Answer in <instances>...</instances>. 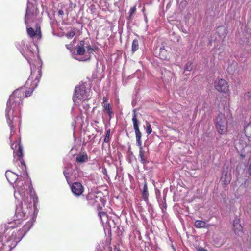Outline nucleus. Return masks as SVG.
Wrapping results in <instances>:
<instances>
[{"mask_svg": "<svg viewBox=\"0 0 251 251\" xmlns=\"http://www.w3.org/2000/svg\"><path fill=\"white\" fill-rule=\"evenodd\" d=\"M140 157H143V156H142V155L141 154H140Z\"/></svg>", "mask_w": 251, "mask_h": 251, "instance_id": "nucleus-42", "label": "nucleus"}, {"mask_svg": "<svg viewBox=\"0 0 251 251\" xmlns=\"http://www.w3.org/2000/svg\"><path fill=\"white\" fill-rule=\"evenodd\" d=\"M11 111V110L10 108H6L5 112H6V119H7V122L8 124V126L10 127L11 130H12L14 128V126L13 124V120H11L10 119V116H9V113H10Z\"/></svg>", "mask_w": 251, "mask_h": 251, "instance_id": "nucleus-16", "label": "nucleus"}, {"mask_svg": "<svg viewBox=\"0 0 251 251\" xmlns=\"http://www.w3.org/2000/svg\"><path fill=\"white\" fill-rule=\"evenodd\" d=\"M231 180V170L228 168L223 169L221 176V181L223 187H226L230 183Z\"/></svg>", "mask_w": 251, "mask_h": 251, "instance_id": "nucleus-7", "label": "nucleus"}, {"mask_svg": "<svg viewBox=\"0 0 251 251\" xmlns=\"http://www.w3.org/2000/svg\"><path fill=\"white\" fill-rule=\"evenodd\" d=\"M97 197L93 193H89L87 196V200H90L91 199H93L94 197Z\"/></svg>", "mask_w": 251, "mask_h": 251, "instance_id": "nucleus-31", "label": "nucleus"}, {"mask_svg": "<svg viewBox=\"0 0 251 251\" xmlns=\"http://www.w3.org/2000/svg\"><path fill=\"white\" fill-rule=\"evenodd\" d=\"M102 106L103 108V111L108 114L110 119H111L114 113L112 107L108 102L107 98L106 97H103L102 98Z\"/></svg>", "mask_w": 251, "mask_h": 251, "instance_id": "nucleus-10", "label": "nucleus"}, {"mask_svg": "<svg viewBox=\"0 0 251 251\" xmlns=\"http://www.w3.org/2000/svg\"><path fill=\"white\" fill-rule=\"evenodd\" d=\"M197 251H207V250L202 247H198L197 248Z\"/></svg>", "mask_w": 251, "mask_h": 251, "instance_id": "nucleus-33", "label": "nucleus"}, {"mask_svg": "<svg viewBox=\"0 0 251 251\" xmlns=\"http://www.w3.org/2000/svg\"><path fill=\"white\" fill-rule=\"evenodd\" d=\"M27 33L31 38H33L37 36L36 31H35L32 27H29L27 29Z\"/></svg>", "mask_w": 251, "mask_h": 251, "instance_id": "nucleus-21", "label": "nucleus"}, {"mask_svg": "<svg viewBox=\"0 0 251 251\" xmlns=\"http://www.w3.org/2000/svg\"><path fill=\"white\" fill-rule=\"evenodd\" d=\"M98 215L102 223H103L104 221L107 220V215L105 212L99 211Z\"/></svg>", "mask_w": 251, "mask_h": 251, "instance_id": "nucleus-20", "label": "nucleus"}, {"mask_svg": "<svg viewBox=\"0 0 251 251\" xmlns=\"http://www.w3.org/2000/svg\"><path fill=\"white\" fill-rule=\"evenodd\" d=\"M88 158H76V162L83 163L87 161Z\"/></svg>", "mask_w": 251, "mask_h": 251, "instance_id": "nucleus-30", "label": "nucleus"}, {"mask_svg": "<svg viewBox=\"0 0 251 251\" xmlns=\"http://www.w3.org/2000/svg\"><path fill=\"white\" fill-rule=\"evenodd\" d=\"M86 43L84 40L79 42L76 48V54L78 55H83L85 53Z\"/></svg>", "mask_w": 251, "mask_h": 251, "instance_id": "nucleus-14", "label": "nucleus"}, {"mask_svg": "<svg viewBox=\"0 0 251 251\" xmlns=\"http://www.w3.org/2000/svg\"><path fill=\"white\" fill-rule=\"evenodd\" d=\"M41 69L38 67L31 66V75L26 81L25 86L15 90L7 102V108L11 109L15 108L16 106H20L23 103V100L30 96L33 90L37 87L40 79L41 77Z\"/></svg>", "mask_w": 251, "mask_h": 251, "instance_id": "nucleus-1", "label": "nucleus"}, {"mask_svg": "<svg viewBox=\"0 0 251 251\" xmlns=\"http://www.w3.org/2000/svg\"><path fill=\"white\" fill-rule=\"evenodd\" d=\"M33 225L32 221H28L25 224L22 228L17 230L11 231L8 236L7 237L12 242H16V245L19 242L25 234L30 230Z\"/></svg>", "mask_w": 251, "mask_h": 251, "instance_id": "nucleus-2", "label": "nucleus"}, {"mask_svg": "<svg viewBox=\"0 0 251 251\" xmlns=\"http://www.w3.org/2000/svg\"><path fill=\"white\" fill-rule=\"evenodd\" d=\"M248 172H249V175L250 176H251V160L250 163L249 164V165Z\"/></svg>", "mask_w": 251, "mask_h": 251, "instance_id": "nucleus-34", "label": "nucleus"}, {"mask_svg": "<svg viewBox=\"0 0 251 251\" xmlns=\"http://www.w3.org/2000/svg\"><path fill=\"white\" fill-rule=\"evenodd\" d=\"M87 95L84 85H78L75 87V92L73 97V101L75 104H79L87 99Z\"/></svg>", "mask_w": 251, "mask_h": 251, "instance_id": "nucleus-4", "label": "nucleus"}, {"mask_svg": "<svg viewBox=\"0 0 251 251\" xmlns=\"http://www.w3.org/2000/svg\"><path fill=\"white\" fill-rule=\"evenodd\" d=\"M146 125H147V129L146 132L148 134V135H149L151 134L152 132V128L151 127V126L150 124V123L148 122H146Z\"/></svg>", "mask_w": 251, "mask_h": 251, "instance_id": "nucleus-27", "label": "nucleus"}, {"mask_svg": "<svg viewBox=\"0 0 251 251\" xmlns=\"http://www.w3.org/2000/svg\"><path fill=\"white\" fill-rule=\"evenodd\" d=\"M28 14L26 13L25 18V22L26 25H28L27 20H28Z\"/></svg>", "mask_w": 251, "mask_h": 251, "instance_id": "nucleus-32", "label": "nucleus"}, {"mask_svg": "<svg viewBox=\"0 0 251 251\" xmlns=\"http://www.w3.org/2000/svg\"><path fill=\"white\" fill-rule=\"evenodd\" d=\"M36 31L37 34V36L39 38H40L41 37V31L40 27L38 24H37L36 25Z\"/></svg>", "mask_w": 251, "mask_h": 251, "instance_id": "nucleus-28", "label": "nucleus"}, {"mask_svg": "<svg viewBox=\"0 0 251 251\" xmlns=\"http://www.w3.org/2000/svg\"><path fill=\"white\" fill-rule=\"evenodd\" d=\"M66 48H67V49H68L70 50V47H69V45H66Z\"/></svg>", "mask_w": 251, "mask_h": 251, "instance_id": "nucleus-40", "label": "nucleus"}, {"mask_svg": "<svg viewBox=\"0 0 251 251\" xmlns=\"http://www.w3.org/2000/svg\"><path fill=\"white\" fill-rule=\"evenodd\" d=\"M75 35V32L74 30L68 32L66 36L68 39L72 38Z\"/></svg>", "mask_w": 251, "mask_h": 251, "instance_id": "nucleus-29", "label": "nucleus"}, {"mask_svg": "<svg viewBox=\"0 0 251 251\" xmlns=\"http://www.w3.org/2000/svg\"><path fill=\"white\" fill-rule=\"evenodd\" d=\"M33 202L34 203H35L36 202H37L38 201V197L37 196V195H35V196L33 197Z\"/></svg>", "mask_w": 251, "mask_h": 251, "instance_id": "nucleus-35", "label": "nucleus"}, {"mask_svg": "<svg viewBox=\"0 0 251 251\" xmlns=\"http://www.w3.org/2000/svg\"><path fill=\"white\" fill-rule=\"evenodd\" d=\"M133 113L132 118V121L133 124V127L134 129L135 130V135H136V141L137 143L139 145H141V136L142 134L141 133L140 131L139 128V122L137 118V114L135 111V110H133Z\"/></svg>", "mask_w": 251, "mask_h": 251, "instance_id": "nucleus-6", "label": "nucleus"}, {"mask_svg": "<svg viewBox=\"0 0 251 251\" xmlns=\"http://www.w3.org/2000/svg\"><path fill=\"white\" fill-rule=\"evenodd\" d=\"M114 251H121L119 249H118L117 247L114 248Z\"/></svg>", "mask_w": 251, "mask_h": 251, "instance_id": "nucleus-39", "label": "nucleus"}, {"mask_svg": "<svg viewBox=\"0 0 251 251\" xmlns=\"http://www.w3.org/2000/svg\"><path fill=\"white\" fill-rule=\"evenodd\" d=\"M166 48H169L167 44L166 43H162L159 49L158 57L163 60H169L170 58L169 52Z\"/></svg>", "mask_w": 251, "mask_h": 251, "instance_id": "nucleus-11", "label": "nucleus"}, {"mask_svg": "<svg viewBox=\"0 0 251 251\" xmlns=\"http://www.w3.org/2000/svg\"><path fill=\"white\" fill-rule=\"evenodd\" d=\"M16 216L17 218V219H20L22 222L23 219L26 216V211L24 210L22 207H18L16 210Z\"/></svg>", "mask_w": 251, "mask_h": 251, "instance_id": "nucleus-15", "label": "nucleus"}, {"mask_svg": "<svg viewBox=\"0 0 251 251\" xmlns=\"http://www.w3.org/2000/svg\"><path fill=\"white\" fill-rule=\"evenodd\" d=\"M16 163L21 167V169L23 172H25L26 171V166L25 161L23 160V158H19L16 161Z\"/></svg>", "mask_w": 251, "mask_h": 251, "instance_id": "nucleus-19", "label": "nucleus"}, {"mask_svg": "<svg viewBox=\"0 0 251 251\" xmlns=\"http://www.w3.org/2000/svg\"><path fill=\"white\" fill-rule=\"evenodd\" d=\"M21 224L20 219H14L13 221L9 222L6 225L4 233L7 234H9L11 231L17 229V227L19 226Z\"/></svg>", "mask_w": 251, "mask_h": 251, "instance_id": "nucleus-8", "label": "nucleus"}, {"mask_svg": "<svg viewBox=\"0 0 251 251\" xmlns=\"http://www.w3.org/2000/svg\"><path fill=\"white\" fill-rule=\"evenodd\" d=\"M81 157H87V155H86L85 156L84 155H82Z\"/></svg>", "mask_w": 251, "mask_h": 251, "instance_id": "nucleus-41", "label": "nucleus"}, {"mask_svg": "<svg viewBox=\"0 0 251 251\" xmlns=\"http://www.w3.org/2000/svg\"><path fill=\"white\" fill-rule=\"evenodd\" d=\"M193 69V65L192 64V63L191 62H187L185 67V71H190Z\"/></svg>", "mask_w": 251, "mask_h": 251, "instance_id": "nucleus-25", "label": "nucleus"}, {"mask_svg": "<svg viewBox=\"0 0 251 251\" xmlns=\"http://www.w3.org/2000/svg\"><path fill=\"white\" fill-rule=\"evenodd\" d=\"M87 51L89 54H91L94 51V49L89 44H86Z\"/></svg>", "mask_w": 251, "mask_h": 251, "instance_id": "nucleus-24", "label": "nucleus"}, {"mask_svg": "<svg viewBox=\"0 0 251 251\" xmlns=\"http://www.w3.org/2000/svg\"><path fill=\"white\" fill-rule=\"evenodd\" d=\"M97 251H103V250L100 248V247H99L97 248Z\"/></svg>", "mask_w": 251, "mask_h": 251, "instance_id": "nucleus-38", "label": "nucleus"}, {"mask_svg": "<svg viewBox=\"0 0 251 251\" xmlns=\"http://www.w3.org/2000/svg\"><path fill=\"white\" fill-rule=\"evenodd\" d=\"M139 44L137 39H134L132 43V51L134 52L138 49Z\"/></svg>", "mask_w": 251, "mask_h": 251, "instance_id": "nucleus-22", "label": "nucleus"}, {"mask_svg": "<svg viewBox=\"0 0 251 251\" xmlns=\"http://www.w3.org/2000/svg\"><path fill=\"white\" fill-rule=\"evenodd\" d=\"M11 147L13 149L14 152L16 153L17 157L23 156V147L21 143L20 139L19 140H17L12 143Z\"/></svg>", "mask_w": 251, "mask_h": 251, "instance_id": "nucleus-9", "label": "nucleus"}, {"mask_svg": "<svg viewBox=\"0 0 251 251\" xmlns=\"http://www.w3.org/2000/svg\"><path fill=\"white\" fill-rule=\"evenodd\" d=\"M58 14L61 15H64V12L62 10H59L58 11Z\"/></svg>", "mask_w": 251, "mask_h": 251, "instance_id": "nucleus-37", "label": "nucleus"}, {"mask_svg": "<svg viewBox=\"0 0 251 251\" xmlns=\"http://www.w3.org/2000/svg\"><path fill=\"white\" fill-rule=\"evenodd\" d=\"M194 226L197 228H208L209 226V225H206L205 221L202 220H196Z\"/></svg>", "mask_w": 251, "mask_h": 251, "instance_id": "nucleus-17", "label": "nucleus"}, {"mask_svg": "<svg viewBox=\"0 0 251 251\" xmlns=\"http://www.w3.org/2000/svg\"><path fill=\"white\" fill-rule=\"evenodd\" d=\"M216 128L220 134H225L227 131V121L222 113L218 114L215 120Z\"/></svg>", "mask_w": 251, "mask_h": 251, "instance_id": "nucleus-3", "label": "nucleus"}, {"mask_svg": "<svg viewBox=\"0 0 251 251\" xmlns=\"http://www.w3.org/2000/svg\"><path fill=\"white\" fill-rule=\"evenodd\" d=\"M146 158H140V162L143 164H145L146 162Z\"/></svg>", "mask_w": 251, "mask_h": 251, "instance_id": "nucleus-36", "label": "nucleus"}, {"mask_svg": "<svg viewBox=\"0 0 251 251\" xmlns=\"http://www.w3.org/2000/svg\"><path fill=\"white\" fill-rule=\"evenodd\" d=\"M143 199L145 201H147L148 200V196L149 193L148 190V186L147 183L146 181H145L143 191L142 193Z\"/></svg>", "mask_w": 251, "mask_h": 251, "instance_id": "nucleus-18", "label": "nucleus"}, {"mask_svg": "<svg viewBox=\"0 0 251 251\" xmlns=\"http://www.w3.org/2000/svg\"><path fill=\"white\" fill-rule=\"evenodd\" d=\"M71 191L76 196L81 195L84 192V187L79 182H74L71 186Z\"/></svg>", "mask_w": 251, "mask_h": 251, "instance_id": "nucleus-12", "label": "nucleus"}, {"mask_svg": "<svg viewBox=\"0 0 251 251\" xmlns=\"http://www.w3.org/2000/svg\"><path fill=\"white\" fill-rule=\"evenodd\" d=\"M240 219L238 217H235L233 222V227L235 234L240 236L243 232V227L240 224Z\"/></svg>", "mask_w": 251, "mask_h": 251, "instance_id": "nucleus-13", "label": "nucleus"}, {"mask_svg": "<svg viewBox=\"0 0 251 251\" xmlns=\"http://www.w3.org/2000/svg\"><path fill=\"white\" fill-rule=\"evenodd\" d=\"M136 6H134L133 7H131L129 10V15L128 17V19H130L131 18V17L133 15V14L136 11Z\"/></svg>", "mask_w": 251, "mask_h": 251, "instance_id": "nucleus-26", "label": "nucleus"}, {"mask_svg": "<svg viewBox=\"0 0 251 251\" xmlns=\"http://www.w3.org/2000/svg\"><path fill=\"white\" fill-rule=\"evenodd\" d=\"M215 88L219 92L226 93L229 92V86L227 82L223 79H217L214 81Z\"/></svg>", "mask_w": 251, "mask_h": 251, "instance_id": "nucleus-5", "label": "nucleus"}, {"mask_svg": "<svg viewBox=\"0 0 251 251\" xmlns=\"http://www.w3.org/2000/svg\"><path fill=\"white\" fill-rule=\"evenodd\" d=\"M110 129H108L106 131V135L104 138L103 142L106 143H109L110 140Z\"/></svg>", "mask_w": 251, "mask_h": 251, "instance_id": "nucleus-23", "label": "nucleus"}]
</instances>
